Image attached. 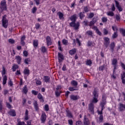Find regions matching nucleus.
<instances>
[{"label": "nucleus", "mask_w": 125, "mask_h": 125, "mask_svg": "<svg viewBox=\"0 0 125 125\" xmlns=\"http://www.w3.org/2000/svg\"><path fill=\"white\" fill-rule=\"evenodd\" d=\"M111 64L114 67L113 70L115 71V70H116L117 69V65H118V60H117V59H112L111 61Z\"/></svg>", "instance_id": "9d476101"}, {"label": "nucleus", "mask_w": 125, "mask_h": 125, "mask_svg": "<svg viewBox=\"0 0 125 125\" xmlns=\"http://www.w3.org/2000/svg\"><path fill=\"white\" fill-rule=\"evenodd\" d=\"M115 74H116V70H114V69H113V74L111 76V77H112V78L114 79V80L116 79V77L115 76Z\"/></svg>", "instance_id": "69168bd1"}, {"label": "nucleus", "mask_w": 125, "mask_h": 125, "mask_svg": "<svg viewBox=\"0 0 125 125\" xmlns=\"http://www.w3.org/2000/svg\"><path fill=\"white\" fill-rule=\"evenodd\" d=\"M46 44L47 46L51 45L52 44V42L51 41V38L49 36H47L46 37Z\"/></svg>", "instance_id": "9b49d317"}, {"label": "nucleus", "mask_w": 125, "mask_h": 125, "mask_svg": "<svg viewBox=\"0 0 125 125\" xmlns=\"http://www.w3.org/2000/svg\"><path fill=\"white\" fill-rule=\"evenodd\" d=\"M101 107V110L100 111L99 110H97V113L98 115H100L99 117V123H102L103 122L104 118H103V110L105 109V106L103 105H100Z\"/></svg>", "instance_id": "7ed1b4c3"}, {"label": "nucleus", "mask_w": 125, "mask_h": 125, "mask_svg": "<svg viewBox=\"0 0 125 125\" xmlns=\"http://www.w3.org/2000/svg\"><path fill=\"white\" fill-rule=\"evenodd\" d=\"M83 24L84 26H85V27H86V26H89L88 21H83Z\"/></svg>", "instance_id": "864d4df0"}, {"label": "nucleus", "mask_w": 125, "mask_h": 125, "mask_svg": "<svg viewBox=\"0 0 125 125\" xmlns=\"http://www.w3.org/2000/svg\"><path fill=\"white\" fill-rule=\"evenodd\" d=\"M106 99H107V97H106L105 94H103L102 95V102H101L100 104V106H104L105 107V105H106L107 102L106 101Z\"/></svg>", "instance_id": "39448f33"}, {"label": "nucleus", "mask_w": 125, "mask_h": 125, "mask_svg": "<svg viewBox=\"0 0 125 125\" xmlns=\"http://www.w3.org/2000/svg\"><path fill=\"white\" fill-rule=\"evenodd\" d=\"M7 16L4 15L2 18V25L3 28L6 29L8 26V20L6 19Z\"/></svg>", "instance_id": "20e7f679"}, {"label": "nucleus", "mask_w": 125, "mask_h": 125, "mask_svg": "<svg viewBox=\"0 0 125 125\" xmlns=\"http://www.w3.org/2000/svg\"><path fill=\"white\" fill-rule=\"evenodd\" d=\"M8 114H9L11 117H15L16 116V112L14 109H10L8 112Z\"/></svg>", "instance_id": "f8f14e48"}, {"label": "nucleus", "mask_w": 125, "mask_h": 125, "mask_svg": "<svg viewBox=\"0 0 125 125\" xmlns=\"http://www.w3.org/2000/svg\"><path fill=\"white\" fill-rule=\"evenodd\" d=\"M104 44L105 45V47L109 46V44H110V39L108 37H104Z\"/></svg>", "instance_id": "1a4fd4ad"}, {"label": "nucleus", "mask_w": 125, "mask_h": 125, "mask_svg": "<svg viewBox=\"0 0 125 125\" xmlns=\"http://www.w3.org/2000/svg\"><path fill=\"white\" fill-rule=\"evenodd\" d=\"M87 46H91V47H94L95 46V43L91 42V41H88L87 42Z\"/></svg>", "instance_id": "c85d7f7f"}, {"label": "nucleus", "mask_w": 125, "mask_h": 125, "mask_svg": "<svg viewBox=\"0 0 125 125\" xmlns=\"http://www.w3.org/2000/svg\"><path fill=\"white\" fill-rule=\"evenodd\" d=\"M40 120L42 124L45 123V122H46V114H45V112H42Z\"/></svg>", "instance_id": "423d86ee"}, {"label": "nucleus", "mask_w": 125, "mask_h": 125, "mask_svg": "<svg viewBox=\"0 0 125 125\" xmlns=\"http://www.w3.org/2000/svg\"><path fill=\"white\" fill-rule=\"evenodd\" d=\"M57 15H58L60 20H62V19H64V14L62 12H58L57 13Z\"/></svg>", "instance_id": "bb28decb"}, {"label": "nucleus", "mask_w": 125, "mask_h": 125, "mask_svg": "<svg viewBox=\"0 0 125 125\" xmlns=\"http://www.w3.org/2000/svg\"><path fill=\"white\" fill-rule=\"evenodd\" d=\"M23 74L24 76H29L30 75V70L29 68H25L23 71Z\"/></svg>", "instance_id": "6ab92c4d"}, {"label": "nucleus", "mask_w": 125, "mask_h": 125, "mask_svg": "<svg viewBox=\"0 0 125 125\" xmlns=\"http://www.w3.org/2000/svg\"><path fill=\"white\" fill-rule=\"evenodd\" d=\"M7 81V76L6 75H4L3 76V82L2 84L4 85V84H6V82Z\"/></svg>", "instance_id": "473e14b6"}, {"label": "nucleus", "mask_w": 125, "mask_h": 125, "mask_svg": "<svg viewBox=\"0 0 125 125\" xmlns=\"http://www.w3.org/2000/svg\"><path fill=\"white\" fill-rule=\"evenodd\" d=\"M0 8L1 10H2V11H3L4 10L5 11L7 10V6H6V5H4V6L0 5Z\"/></svg>", "instance_id": "e433bc0d"}, {"label": "nucleus", "mask_w": 125, "mask_h": 125, "mask_svg": "<svg viewBox=\"0 0 125 125\" xmlns=\"http://www.w3.org/2000/svg\"><path fill=\"white\" fill-rule=\"evenodd\" d=\"M69 91H75V90H79L78 88H76V87H69Z\"/></svg>", "instance_id": "4c0bfd02"}, {"label": "nucleus", "mask_w": 125, "mask_h": 125, "mask_svg": "<svg viewBox=\"0 0 125 125\" xmlns=\"http://www.w3.org/2000/svg\"><path fill=\"white\" fill-rule=\"evenodd\" d=\"M43 81L44 83H50V77L49 76H44L43 78Z\"/></svg>", "instance_id": "ddd939ff"}, {"label": "nucleus", "mask_w": 125, "mask_h": 125, "mask_svg": "<svg viewBox=\"0 0 125 125\" xmlns=\"http://www.w3.org/2000/svg\"><path fill=\"white\" fill-rule=\"evenodd\" d=\"M71 84L73 86H77L78 85V82L75 80L71 82Z\"/></svg>", "instance_id": "49530a36"}, {"label": "nucleus", "mask_w": 125, "mask_h": 125, "mask_svg": "<svg viewBox=\"0 0 125 125\" xmlns=\"http://www.w3.org/2000/svg\"><path fill=\"white\" fill-rule=\"evenodd\" d=\"M37 9H38L37 8V7L34 6L32 9V13H36V12H37Z\"/></svg>", "instance_id": "6e6d98bb"}, {"label": "nucleus", "mask_w": 125, "mask_h": 125, "mask_svg": "<svg viewBox=\"0 0 125 125\" xmlns=\"http://www.w3.org/2000/svg\"><path fill=\"white\" fill-rule=\"evenodd\" d=\"M70 20L72 21V22L69 23V26L74 28V30H79L80 22H77L76 23V21H77V14H74L71 16L70 18Z\"/></svg>", "instance_id": "f257e3e1"}, {"label": "nucleus", "mask_w": 125, "mask_h": 125, "mask_svg": "<svg viewBox=\"0 0 125 125\" xmlns=\"http://www.w3.org/2000/svg\"><path fill=\"white\" fill-rule=\"evenodd\" d=\"M41 51L43 53H45V52H46V51H47V49H46L45 46H42L41 47Z\"/></svg>", "instance_id": "c9c22d12"}, {"label": "nucleus", "mask_w": 125, "mask_h": 125, "mask_svg": "<svg viewBox=\"0 0 125 125\" xmlns=\"http://www.w3.org/2000/svg\"><path fill=\"white\" fill-rule=\"evenodd\" d=\"M106 14L108 16H110L111 17L114 16V13L113 11H109L106 13Z\"/></svg>", "instance_id": "37998d69"}, {"label": "nucleus", "mask_w": 125, "mask_h": 125, "mask_svg": "<svg viewBox=\"0 0 125 125\" xmlns=\"http://www.w3.org/2000/svg\"><path fill=\"white\" fill-rule=\"evenodd\" d=\"M104 68H105V65H103L100 66L99 68V71H103L104 70Z\"/></svg>", "instance_id": "bf43d9fd"}, {"label": "nucleus", "mask_w": 125, "mask_h": 125, "mask_svg": "<svg viewBox=\"0 0 125 125\" xmlns=\"http://www.w3.org/2000/svg\"><path fill=\"white\" fill-rule=\"evenodd\" d=\"M125 72L124 71L122 74H121V80H124L125 79Z\"/></svg>", "instance_id": "e2e57ef3"}, {"label": "nucleus", "mask_w": 125, "mask_h": 125, "mask_svg": "<svg viewBox=\"0 0 125 125\" xmlns=\"http://www.w3.org/2000/svg\"><path fill=\"white\" fill-rule=\"evenodd\" d=\"M68 41L67 40H66L65 39H62V43L63 44V45H68Z\"/></svg>", "instance_id": "a19ab883"}, {"label": "nucleus", "mask_w": 125, "mask_h": 125, "mask_svg": "<svg viewBox=\"0 0 125 125\" xmlns=\"http://www.w3.org/2000/svg\"><path fill=\"white\" fill-rule=\"evenodd\" d=\"M89 111L92 114H94V104L92 103H90L88 104Z\"/></svg>", "instance_id": "6e6552de"}, {"label": "nucleus", "mask_w": 125, "mask_h": 125, "mask_svg": "<svg viewBox=\"0 0 125 125\" xmlns=\"http://www.w3.org/2000/svg\"><path fill=\"white\" fill-rule=\"evenodd\" d=\"M102 21L103 23H106V22L108 21V20L107 19V18L104 17L102 18Z\"/></svg>", "instance_id": "5fc2aeb1"}, {"label": "nucleus", "mask_w": 125, "mask_h": 125, "mask_svg": "<svg viewBox=\"0 0 125 125\" xmlns=\"http://www.w3.org/2000/svg\"><path fill=\"white\" fill-rule=\"evenodd\" d=\"M6 107H7L8 109H11V108H12L11 104H10L9 103H6Z\"/></svg>", "instance_id": "338daca9"}, {"label": "nucleus", "mask_w": 125, "mask_h": 125, "mask_svg": "<svg viewBox=\"0 0 125 125\" xmlns=\"http://www.w3.org/2000/svg\"><path fill=\"white\" fill-rule=\"evenodd\" d=\"M66 116L68 117V118H72L73 116L72 114V112L70 111V110H66Z\"/></svg>", "instance_id": "c756f323"}, {"label": "nucleus", "mask_w": 125, "mask_h": 125, "mask_svg": "<svg viewBox=\"0 0 125 125\" xmlns=\"http://www.w3.org/2000/svg\"><path fill=\"white\" fill-rule=\"evenodd\" d=\"M83 10H84V12H85V13H87V12H88V11H89L88 7H87V6L84 7Z\"/></svg>", "instance_id": "603ef678"}, {"label": "nucleus", "mask_w": 125, "mask_h": 125, "mask_svg": "<svg viewBox=\"0 0 125 125\" xmlns=\"http://www.w3.org/2000/svg\"><path fill=\"white\" fill-rule=\"evenodd\" d=\"M120 33H121L123 37H125V29L124 28L120 29Z\"/></svg>", "instance_id": "c03bdc74"}, {"label": "nucleus", "mask_w": 125, "mask_h": 125, "mask_svg": "<svg viewBox=\"0 0 125 125\" xmlns=\"http://www.w3.org/2000/svg\"><path fill=\"white\" fill-rule=\"evenodd\" d=\"M86 36H88V37H91L92 38L93 37V32L91 30H87L85 32Z\"/></svg>", "instance_id": "5701e85b"}, {"label": "nucleus", "mask_w": 125, "mask_h": 125, "mask_svg": "<svg viewBox=\"0 0 125 125\" xmlns=\"http://www.w3.org/2000/svg\"><path fill=\"white\" fill-rule=\"evenodd\" d=\"M5 74H6V71L5 70V68L4 66H3L1 72L2 76L4 77V75H5Z\"/></svg>", "instance_id": "79ce46f5"}, {"label": "nucleus", "mask_w": 125, "mask_h": 125, "mask_svg": "<svg viewBox=\"0 0 125 125\" xmlns=\"http://www.w3.org/2000/svg\"><path fill=\"white\" fill-rule=\"evenodd\" d=\"M58 48L60 51H63V49L62 48V47L61 46V42L60 41H59L58 42Z\"/></svg>", "instance_id": "72a5a7b5"}, {"label": "nucleus", "mask_w": 125, "mask_h": 125, "mask_svg": "<svg viewBox=\"0 0 125 125\" xmlns=\"http://www.w3.org/2000/svg\"><path fill=\"white\" fill-rule=\"evenodd\" d=\"M112 29L114 32H118V27H117V25L112 26Z\"/></svg>", "instance_id": "09e8293b"}, {"label": "nucleus", "mask_w": 125, "mask_h": 125, "mask_svg": "<svg viewBox=\"0 0 125 125\" xmlns=\"http://www.w3.org/2000/svg\"><path fill=\"white\" fill-rule=\"evenodd\" d=\"M39 45V41H38V40H34L33 41V46H34V47H38Z\"/></svg>", "instance_id": "ea45409f"}, {"label": "nucleus", "mask_w": 125, "mask_h": 125, "mask_svg": "<svg viewBox=\"0 0 125 125\" xmlns=\"http://www.w3.org/2000/svg\"><path fill=\"white\" fill-rule=\"evenodd\" d=\"M60 94H61V92H59L58 91H55V95L56 97H59V96H60Z\"/></svg>", "instance_id": "4d7b16f0"}, {"label": "nucleus", "mask_w": 125, "mask_h": 125, "mask_svg": "<svg viewBox=\"0 0 125 125\" xmlns=\"http://www.w3.org/2000/svg\"><path fill=\"white\" fill-rule=\"evenodd\" d=\"M0 5L1 6H4V5H6V1L5 0H2L0 2Z\"/></svg>", "instance_id": "de8ad7c7"}, {"label": "nucleus", "mask_w": 125, "mask_h": 125, "mask_svg": "<svg viewBox=\"0 0 125 125\" xmlns=\"http://www.w3.org/2000/svg\"><path fill=\"white\" fill-rule=\"evenodd\" d=\"M84 125H89L90 122H89V120L88 118H86V115H84V121H83Z\"/></svg>", "instance_id": "f3484780"}, {"label": "nucleus", "mask_w": 125, "mask_h": 125, "mask_svg": "<svg viewBox=\"0 0 125 125\" xmlns=\"http://www.w3.org/2000/svg\"><path fill=\"white\" fill-rule=\"evenodd\" d=\"M36 85H41L42 84V81H41L40 80H37L36 81Z\"/></svg>", "instance_id": "3c124183"}, {"label": "nucleus", "mask_w": 125, "mask_h": 125, "mask_svg": "<svg viewBox=\"0 0 125 125\" xmlns=\"http://www.w3.org/2000/svg\"><path fill=\"white\" fill-rule=\"evenodd\" d=\"M92 94H93V98H98L99 95L96 89H94V91L92 92Z\"/></svg>", "instance_id": "4be33fe9"}, {"label": "nucleus", "mask_w": 125, "mask_h": 125, "mask_svg": "<svg viewBox=\"0 0 125 125\" xmlns=\"http://www.w3.org/2000/svg\"><path fill=\"white\" fill-rule=\"evenodd\" d=\"M114 2L115 3V6L117 7V9H118L119 12L123 11V8L122 7V6L120 5V2L117 0H114Z\"/></svg>", "instance_id": "0eeeda50"}, {"label": "nucleus", "mask_w": 125, "mask_h": 125, "mask_svg": "<svg viewBox=\"0 0 125 125\" xmlns=\"http://www.w3.org/2000/svg\"><path fill=\"white\" fill-rule=\"evenodd\" d=\"M58 60L59 62L60 63V62H62V60H64V56L61 53H58Z\"/></svg>", "instance_id": "4468645a"}, {"label": "nucleus", "mask_w": 125, "mask_h": 125, "mask_svg": "<svg viewBox=\"0 0 125 125\" xmlns=\"http://www.w3.org/2000/svg\"><path fill=\"white\" fill-rule=\"evenodd\" d=\"M85 64L87 66H91V64H92V62H91V60H87L85 62Z\"/></svg>", "instance_id": "58836bf2"}, {"label": "nucleus", "mask_w": 125, "mask_h": 125, "mask_svg": "<svg viewBox=\"0 0 125 125\" xmlns=\"http://www.w3.org/2000/svg\"><path fill=\"white\" fill-rule=\"evenodd\" d=\"M111 10L113 12V11H115V10H116V7H115V4H113L111 5Z\"/></svg>", "instance_id": "680f3d73"}, {"label": "nucleus", "mask_w": 125, "mask_h": 125, "mask_svg": "<svg viewBox=\"0 0 125 125\" xmlns=\"http://www.w3.org/2000/svg\"><path fill=\"white\" fill-rule=\"evenodd\" d=\"M15 58H16V60H17V63L19 65H20V64H21V61H22V58H21L20 56H16Z\"/></svg>", "instance_id": "aec40b11"}, {"label": "nucleus", "mask_w": 125, "mask_h": 125, "mask_svg": "<svg viewBox=\"0 0 125 125\" xmlns=\"http://www.w3.org/2000/svg\"><path fill=\"white\" fill-rule=\"evenodd\" d=\"M98 102V98H93L92 100V103H97Z\"/></svg>", "instance_id": "a18cd8bd"}, {"label": "nucleus", "mask_w": 125, "mask_h": 125, "mask_svg": "<svg viewBox=\"0 0 125 125\" xmlns=\"http://www.w3.org/2000/svg\"><path fill=\"white\" fill-rule=\"evenodd\" d=\"M76 125H83V122L81 121H77L76 122Z\"/></svg>", "instance_id": "052dcab7"}, {"label": "nucleus", "mask_w": 125, "mask_h": 125, "mask_svg": "<svg viewBox=\"0 0 125 125\" xmlns=\"http://www.w3.org/2000/svg\"><path fill=\"white\" fill-rule=\"evenodd\" d=\"M34 109L36 112H39V110H40V108L39 107V104H38V102L35 101L33 103Z\"/></svg>", "instance_id": "dca6fc26"}, {"label": "nucleus", "mask_w": 125, "mask_h": 125, "mask_svg": "<svg viewBox=\"0 0 125 125\" xmlns=\"http://www.w3.org/2000/svg\"><path fill=\"white\" fill-rule=\"evenodd\" d=\"M44 110L45 111H49V107L48 106V104H45L44 106Z\"/></svg>", "instance_id": "0e129e2a"}, {"label": "nucleus", "mask_w": 125, "mask_h": 125, "mask_svg": "<svg viewBox=\"0 0 125 125\" xmlns=\"http://www.w3.org/2000/svg\"><path fill=\"white\" fill-rule=\"evenodd\" d=\"M119 35L118 34V32H114L112 36V39H115L118 38Z\"/></svg>", "instance_id": "f704fd0d"}, {"label": "nucleus", "mask_w": 125, "mask_h": 125, "mask_svg": "<svg viewBox=\"0 0 125 125\" xmlns=\"http://www.w3.org/2000/svg\"><path fill=\"white\" fill-rule=\"evenodd\" d=\"M79 16L80 17V19L81 20H83V18H84L85 17V15H84V12H81L79 14Z\"/></svg>", "instance_id": "cd10ccee"}, {"label": "nucleus", "mask_w": 125, "mask_h": 125, "mask_svg": "<svg viewBox=\"0 0 125 125\" xmlns=\"http://www.w3.org/2000/svg\"><path fill=\"white\" fill-rule=\"evenodd\" d=\"M18 68H19V66L18 64L14 63L12 66V70L13 72H16Z\"/></svg>", "instance_id": "393cba45"}, {"label": "nucleus", "mask_w": 125, "mask_h": 125, "mask_svg": "<svg viewBox=\"0 0 125 125\" xmlns=\"http://www.w3.org/2000/svg\"><path fill=\"white\" fill-rule=\"evenodd\" d=\"M29 110L28 109L25 110V116H24V121H28L29 120Z\"/></svg>", "instance_id": "a878e982"}, {"label": "nucleus", "mask_w": 125, "mask_h": 125, "mask_svg": "<svg viewBox=\"0 0 125 125\" xmlns=\"http://www.w3.org/2000/svg\"><path fill=\"white\" fill-rule=\"evenodd\" d=\"M40 28H41V24L39 23H36L35 24V29H36V30H39Z\"/></svg>", "instance_id": "8fccbe9b"}, {"label": "nucleus", "mask_w": 125, "mask_h": 125, "mask_svg": "<svg viewBox=\"0 0 125 125\" xmlns=\"http://www.w3.org/2000/svg\"><path fill=\"white\" fill-rule=\"evenodd\" d=\"M93 30L96 31V34H97V35H98L99 36H102V33H101V32L99 30L98 28H97V26H94L93 27Z\"/></svg>", "instance_id": "a211bd4d"}, {"label": "nucleus", "mask_w": 125, "mask_h": 125, "mask_svg": "<svg viewBox=\"0 0 125 125\" xmlns=\"http://www.w3.org/2000/svg\"><path fill=\"white\" fill-rule=\"evenodd\" d=\"M31 92L33 95H37V98H38V99L40 100V102H42V103L44 102V99H43L42 95L41 93H39V91H36L35 90H32L31 91Z\"/></svg>", "instance_id": "f03ea898"}, {"label": "nucleus", "mask_w": 125, "mask_h": 125, "mask_svg": "<svg viewBox=\"0 0 125 125\" xmlns=\"http://www.w3.org/2000/svg\"><path fill=\"white\" fill-rule=\"evenodd\" d=\"M70 99L71 100H73V101H76V100L80 99V96L71 95H70Z\"/></svg>", "instance_id": "2eb2a0df"}, {"label": "nucleus", "mask_w": 125, "mask_h": 125, "mask_svg": "<svg viewBox=\"0 0 125 125\" xmlns=\"http://www.w3.org/2000/svg\"><path fill=\"white\" fill-rule=\"evenodd\" d=\"M24 63H25L26 65H29V64L31 63V59H30V58L25 59Z\"/></svg>", "instance_id": "2f4dec72"}, {"label": "nucleus", "mask_w": 125, "mask_h": 125, "mask_svg": "<svg viewBox=\"0 0 125 125\" xmlns=\"http://www.w3.org/2000/svg\"><path fill=\"white\" fill-rule=\"evenodd\" d=\"M94 16V13H90L88 16V18H93V17Z\"/></svg>", "instance_id": "774afa93"}, {"label": "nucleus", "mask_w": 125, "mask_h": 125, "mask_svg": "<svg viewBox=\"0 0 125 125\" xmlns=\"http://www.w3.org/2000/svg\"><path fill=\"white\" fill-rule=\"evenodd\" d=\"M28 91H29V89H28V87H27V85H25L22 88V92L24 94H27L28 93Z\"/></svg>", "instance_id": "412c9836"}, {"label": "nucleus", "mask_w": 125, "mask_h": 125, "mask_svg": "<svg viewBox=\"0 0 125 125\" xmlns=\"http://www.w3.org/2000/svg\"><path fill=\"white\" fill-rule=\"evenodd\" d=\"M115 42H112L110 43V50L112 51V52H114V48H115Z\"/></svg>", "instance_id": "7c9ffc66"}, {"label": "nucleus", "mask_w": 125, "mask_h": 125, "mask_svg": "<svg viewBox=\"0 0 125 125\" xmlns=\"http://www.w3.org/2000/svg\"><path fill=\"white\" fill-rule=\"evenodd\" d=\"M108 33H109V31L106 28L104 29V36H107L108 35Z\"/></svg>", "instance_id": "13d9d810"}, {"label": "nucleus", "mask_w": 125, "mask_h": 125, "mask_svg": "<svg viewBox=\"0 0 125 125\" xmlns=\"http://www.w3.org/2000/svg\"><path fill=\"white\" fill-rule=\"evenodd\" d=\"M76 52H77V49L75 48L69 51V53L70 55H71V56H73V55H74Z\"/></svg>", "instance_id": "b1692460"}]
</instances>
